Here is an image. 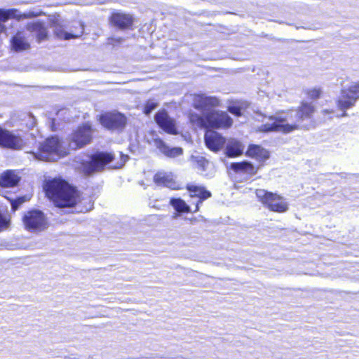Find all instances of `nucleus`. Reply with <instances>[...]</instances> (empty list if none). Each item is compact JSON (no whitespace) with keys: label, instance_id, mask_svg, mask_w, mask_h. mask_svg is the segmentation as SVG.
Listing matches in <instances>:
<instances>
[{"label":"nucleus","instance_id":"25","mask_svg":"<svg viewBox=\"0 0 359 359\" xmlns=\"http://www.w3.org/2000/svg\"><path fill=\"white\" fill-rule=\"evenodd\" d=\"M169 204L178 215L191 212L190 206L181 198H171Z\"/></svg>","mask_w":359,"mask_h":359},{"label":"nucleus","instance_id":"5","mask_svg":"<svg viewBox=\"0 0 359 359\" xmlns=\"http://www.w3.org/2000/svg\"><path fill=\"white\" fill-rule=\"evenodd\" d=\"M95 129L90 122H85L76 127L67 139L68 148L77 150L91 143Z\"/></svg>","mask_w":359,"mask_h":359},{"label":"nucleus","instance_id":"20","mask_svg":"<svg viewBox=\"0 0 359 359\" xmlns=\"http://www.w3.org/2000/svg\"><path fill=\"white\" fill-rule=\"evenodd\" d=\"M11 48L15 52H22L31 48L29 42L26 36L20 31H18L11 39Z\"/></svg>","mask_w":359,"mask_h":359},{"label":"nucleus","instance_id":"35","mask_svg":"<svg viewBox=\"0 0 359 359\" xmlns=\"http://www.w3.org/2000/svg\"><path fill=\"white\" fill-rule=\"evenodd\" d=\"M4 29H5L4 25H3L0 23V32H3Z\"/></svg>","mask_w":359,"mask_h":359},{"label":"nucleus","instance_id":"7","mask_svg":"<svg viewBox=\"0 0 359 359\" xmlns=\"http://www.w3.org/2000/svg\"><path fill=\"white\" fill-rule=\"evenodd\" d=\"M114 160L115 155L112 152H97L91 155L88 161L81 163L82 171L86 175L101 172L104 170L106 165Z\"/></svg>","mask_w":359,"mask_h":359},{"label":"nucleus","instance_id":"4","mask_svg":"<svg viewBox=\"0 0 359 359\" xmlns=\"http://www.w3.org/2000/svg\"><path fill=\"white\" fill-rule=\"evenodd\" d=\"M36 158L44 161H55L62 156V144L57 136L46 138L37 146L36 151H30Z\"/></svg>","mask_w":359,"mask_h":359},{"label":"nucleus","instance_id":"17","mask_svg":"<svg viewBox=\"0 0 359 359\" xmlns=\"http://www.w3.org/2000/svg\"><path fill=\"white\" fill-rule=\"evenodd\" d=\"M204 142L209 150L216 153L224 147L226 139L218 132L207 129L204 134Z\"/></svg>","mask_w":359,"mask_h":359},{"label":"nucleus","instance_id":"33","mask_svg":"<svg viewBox=\"0 0 359 359\" xmlns=\"http://www.w3.org/2000/svg\"><path fill=\"white\" fill-rule=\"evenodd\" d=\"M127 158H128L127 156L122 155L121 160L119 162H117V163L111 165L110 166V168H113V169H118V168H122L124 165V164L127 160Z\"/></svg>","mask_w":359,"mask_h":359},{"label":"nucleus","instance_id":"3","mask_svg":"<svg viewBox=\"0 0 359 359\" xmlns=\"http://www.w3.org/2000/svg\"><path fill=\"white\" fill-rule=\"evenodd\" d=\"M189 121L198 127L205 129H229L233 123L229 114L223 111L211 110L203 115L196 113L189 114Z\"/></svg>","mask_w":359,"mask_h":359},{"label":"nucleus","instance_id":"21","mask_svg":"<svg viewBox=\"0 0 359 359\" xmlns=\"http://www.w3.org/2000/svg\"><path fill=\"white\" fill-rule=\"evenodd\" d=\"M154 143L156 147L165 156L170 158H174L180 156L183 153L181 147H169L165 142L161 138L154 139Z\"/></svg>","mask_w":359,"mask_h":359},{"label":"nucleus","instance_id":"9","mask_svg":"<svg viewBox=\"0 0 359 359\" xmlns=\"http://www.w3.org/2000/svg\"><path fill=\"white\" fill-rule=\"evenodd\" d=\"M22 221L25 229L30 232L42 231L48 226V219L43 212L36 209L25 212Z\"/></svg>","mask_w":359,"mask_h":359},{"label":"nucleus","instance_id":"6","mask_svg":"<svg viewBox=\"0 0 359 359\" xmlns=\"http://www.w3.org/2000/svg\"><path fill=\"white\" fill-rule=\"evenodd\" d=\"M256 195L258 201L271 212L284 213L289 209L286 199L276 192L260 189L257 191Z\"/></svg>","mask_w":359,"mask_h":359},{"label":"nucleus","instance_id":"1","mask_svg":"<svg viewBox=\"0 0 359 359\" xmlns=\"http://www.w3.org/2000/svg\"><path fill=\"white\" fill-rule=\"evenodd\" d=\"M316 110V107L312 102L303 100L294 109L296 116L294 122L285 123L287 121L285 118L270 116L269 118L273 121V123L261 125L258 128V131L281 132L287 134L301 129L309 130L310 125L314 126V115Z\"/></svg>","mask_w":359,"mask_h":359},{"label":"nucleus","instance_id":"14","mask_svg":"<svg viewBox=\"0 0 359 359\" xmlns=\"http://www.w3.org/2000/svg\"><path fill=\"white\" fill-rule=\"evenodd\" d=\"M186 189L189 193L191 198H197L195 208L193 212H197L200 210V205L207 199L212 196V193L202 185H196L194 184H187Z\"/></svg>","mask_w":359,"mask_h":359},{"label":"nucleus","instance_id":"15","mask_svg":"<svg viewBox=\"0 0 359 359\" xmlns=\"http://www.w3.org/2000/svg\"><path fill=\"white\" fill-rule=\"evenodd\" d=\"M245 155L257 163L259 168L266 165V161L270 158V151L259 144H250L245 152Z\"/></svg>","mask_w":359,"mask_h":359},{"label":"nucleus","instance_id":"22","mask_svg":"<svg viewBox=\"0 0 359 359\" xmlns=\"http://www.w3.org/2000/svg\"><path fill=\"white\" fill-rule=\"evenodd\" d=\"M26 28L29 32H36V39L38 43H41L48 39L47 28L42 22L28 23L26 25Z\"/></svg>","mask_w":359,"mask_h":359},{"label":"nucleus","instance_id":"12","mask_svg":"<svg viewBox=\"0 0 359 359\" xmlns=\"http://www.w3.org/2000/svg\"><path fill=\"white\" fill-rule=\"evenodd\" d=\"M26 144L24 137L0 126V147L11 150H21Z\"/></svg>","mask_w":359,"mask_h":359},{"label":"nucleus","instance_id":"13","mask_svg":"<svg viewBox=\"0 0 359 359\" xmlns=\"http://www.w3.org/2000/svg\"><path fill=\"white\" fill-rule=\"evenodd\" d=\"M219 105V100L215 96H208L203 93L194 94L193 96L192 106L198 111H210Z\"/></svg>","mask_w":359,"mask_h":359},{"label":"nucleus","instance_id":"30","mask_svg":"<svg viewBox=\"0 0 359 359\" xmlns=\"http://www.w3.org/2000/svg\"><path fill=\"white\" fill-rule=\"evenodd\" d=\"M4 197L11 203V210L13 212L16 211L22 203L28 200L25 196H22L17 198H13L7 196H4Z\"/></svg>","mask_w":359,"mask_h":359},{"label":"nucleus","instance_id":"10","mask_svg":"<svg viewBox=\"0 0 359 359\" xmlns=\"http://www.w3.org/2000/svg\"><path fill=\"white\" fill-rule=\"evenodd\" d=\"M359 99V83H355L346 88L341 89V96L337 100V107L344 113L341 116L347 115L346 110L353 107Z\"/></svg>","mask_w":359,"mask_h":359},{"label":"nucleus","instance_id":"36","mask_svg":"<svg viewBox=\"0 0 359 359\" xmlns=\"http://www.w3.org/2000/svg\"><path fill=\"white\" fill-rule=\"evenodd\" d=\"M122 40H123V39L121 38V37H119V38L116 39V41H118V42H121V41H122Z\"/></svg>","mask_w":359,"mask_h":359},{"label":"nucleus","instance_id":"24","mask_svg":"<svg viewBox=\"0 0 359 359\" xmlns=\"http://www.w3.org/2000/svg\"><path fill=\"white\" fill-rule=\"evenodd\" d=\"M83 32V25L80 21H74L71 26L70 32H64L62 33V39L65 40L77 39L81 36Z\"/></svg>","mask_w":359,"mask_h":359},{"label":"nucleus","instance_id":"31","mask_svg":"<svg viewBox=\"0 0 359 359\" xmlns=\"http://www.w3.org/2000/svg\"><path fill=\"white\" fill-rule=\"evenodd\" d=\"M16 11L14 9L4 10L0 8V21L6 22L11 18L15 17Z\"/></svg>","mask_w":359,"mask_h":359},{"label":"nucleus","instance_id":"28","mask_svg":"<svg viewBox=\"0 0 359 359\" xmlns=\"http://www.w3.org/2000/svg\"><path fill=\"white\" fill-rule=\"evenodd\" d=\"M193 162L196 164V167L201 171H206L210 165V162L204 156H193Z\"/></svg>","mask_w":359,"mask_h":359},{"label":"nucleus","instance_id":"32","mask_svg":"<svg viewBox=\"0 0 359 359\" xmlns=\"http://www.w3.org/2000/svg\"><path fill=\"white\" fill-rule=\"evenodd\" d=\"M227 111L236 116H242V109L240 106H237V105L229 106L227 108Z\"/></svg>","mask_w":359,"mask_h":359},{"label":"nucleus","instance_id":"27","mask_svg":"<svg viewBox=\"0 0 359 359\" xmlns=\"http://www.w3.org/2000/svg\"><path fill=\"white\" fill-rule=\"evenodd\" d=\"M304 94L308 100H317L323 95V90L320 87L306 88L304 90Z\"/></svg>","mask_w":359,"mask_h":359},{"label":"nucleus","instance_id":"29","mask_svg":"<svg viewBox=\"0 0 359 359\" xmlns=\"http://www.w3.org/2000/svg\"><path fill=\"white\" fill-rule=\"evenodd\" d=\"M158 105V102L155 99H149L143 104L142 111V113L149 116L151 112L154 110Z\"/></svg>","mask_w":359,"mask_h":359},{"label":"nucleus","instance_id":"11","mask_svg":"<svg viewBox=\"0 0 359 359\" xmlns=\"http://www.w3.org/2000/svg\"><path fill=\"white\" fill-rule=\"evenodd\" d=\"M108 22L111 27L121 31L134 29L135 18L133 15L121 11H112L108 17Z\"/></svg>","mask_w":359,"mask_h":359},{"label":"nucleus","instance_id":"8","mask_svg":"<svg viewBox=\"0 0 359 359\" xmlns=\"http://www.w3.org/2000/svg\"><path fill=\"white\" fill-rule=\"evenodd\" d=\"M97 121L104 128L122 132L128 125V118L122 112L116 110L108 111L99 115Z\"/></svg>","mask_w":359,"mask_h":359},{"label":"nucleus","instance_id":"19","mask_svg":"<svg viewBox=\"0 0 359 359\" xmlns=\"http://www.w3.org/2000/svg\"><path fill=\"white\" fill-rule=\"evenodd\" d=\"M20 177L13 170H7L0 175V187L11 188L18 185Z\"/></svg>","mask_w":359,"mask_h":359},{"label":"nucleus","instance_id":"23","mask_svg":"<svg viewBox=\"0 0 359 359\" xmlns=\"http://www.w3.org/2000/svg\"><path fill=\"white\" fill-rule=\"evenodd\" d=\"M153 181L156 185L159 187H170L175 184L172 175L163 171H158L155 173Z\"/></svg>","mask_w":359,"mask_h":359},{"label":"nucleus","instance_id":"2","mask_svg":"<svg viewBox=\"0 0 359 359\" xmlns=\"http://www.w3.org/2000/svg\"><path fill=\"white\" fill-rule=\"evenodd\" d=\"M43 189L46 196L57 208H74L81 201L80 191L62 177L46 180Z\"/></svg>","mask_w":359,"mask_h":359},{"label":"nucleus","instance_id":"18","mask_svg":"<svg viewBox=\"0 0 359 359\" xmlns=\"http://www.w3.org/2000/svg\"><path fill=\"white\" fill-rule=\"evenodd\" d=\"M231 168L236 173H243L250 177L256 175L259 169V166H256L252 163L247 161L232 163L231 164Z\"/></svg>","mask_w":359,"mask_h":359},{"label":"nucleus","instance_id":"26","mask_svg":"<svg viewBox=\"0 0 359 359\" xmlns=\"http://www.w3.org/2000/svg\"><path fill=\"white\" fill-rule=\"evenodd\" d=\"M243 153V147L239 141L230 142L226 147V155L229 158H236Z\"/></svg>","mask_w":359,"mask_h":359},{"label":"nucleus","instance_id":"34","mask_svg":"<svg viewBox=\"0 0 359 359\" xmlns=\"http://www.w3.org/2000/svg\"><path fill=\"white\" fill-rule=\"evenodd\" d=\"M321 113L323 116H328L331 118L330 115L334 113V110L332 109H324L321 111Z\"/></svg>","mask_w":359,"mask_h":359},{"label":"nucleus","instance_id":"16","mask_svg":"<svg viewBox=\"0 0 359 359\" xmlns=\"http://www.w3.org/2000/svg\"><path fill=\"white\" fill-rule=\"evenodd\" d=\"M154 119L158 126L166 133L170 135L178 133L175 120L169 116L165 109H163L156 112Z\"/></svg>","mask_w":359,"mask_h":359}]
</instances>
